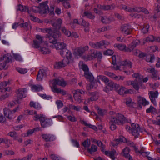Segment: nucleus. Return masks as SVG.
Masks as SVG:
<instances>
[{
	"instance_id": "1",
	"label": "nucleus",
	"mask_w": 160,
	"mask_h": 160,
	"mask_svg": "<svg viewBox=\"0 0 160 160\" xmlns=\"http://www.w3.org/2000/svg\"><path fill=\"white\" fill-rule=\"evenodd\" d=\"M41 32L44 33H47L46 35L47 38H48L49 42L52 43V45L51 47L54 46L57 44V38L61 35V33L58 31L57 30H53L51 28H45L41 29Z\"/></svg>"
},
{
	"instance_id": "2",
	"label": "nucleus",
	"mask_w": 160,
	"mask_h": 160,
	"mask_svg": "<svg viewBox=\"0 0 160 160\" xmlns=\"http://www.w3.org/2000/svg\"><path fill=\"white\" fill-rule=\"evenodd\" d=\"M118 59V56L117 57L116 56L114 55L112 57V63L114 65L113 68L116 70H123L127 75L130 74V71H127V69H128L132 68V66L131 62L129 61H125L123 62L120 66H118L116 64V61Z\"/></svg>"
},
{
	"instance_id": "3",
	"label": "nucleus",
	"mask_w": 160,
	"mask_h": 160,
	"mask_svg": "<svg viewBox=\"0 0 160 160\" xmlns=\"http://www.w3.org/2000/svg\"><path fill=\"white\" fill-rule=\"evenodd\" d=\"M34 119L35 121H37L39 119L40 121L41 125L42 127H46L50 125V120L47 118L43 114L35 115Z\"/></svg>"
},
{
	"instance_id": "4",
	"label": "nucleus",
	"mask_w": 160,
	"mask_h": 160,
	"mask_svg": "<svg viewBox=\"0 0 160 160\" xmlns=\"http://www.w3.org/2000/svg\"><path fill=\"white\" fill-rule=\"evenodd\" d=\"M111 118L112 119H113L115 123L119 125H122L127 122H131V120H127L123 115L119 113L117 114L115 116L111 117Z\"/></svg>"
},
{
	"instance_id": "5",
	"label": "nucleus",
	"mask_w": 160,
	"mask_h": 160,
	"mask_svg": "<svg viewBox=\"0 0 160 160\" xmlns=\"http://www.w3.org/2000/svg\"><path fill=\"white\" fill-rule=\"evenodd\" d=\"M102 58V53L100 52H95L93 50L91 51L90 54L87 55L82 57V58L85 61L91 60L95 58L101 59Z\"/></svg>"
},
{
	"instance_id": "6",
	"label": "nucleus",
	"mask_w": 160,
	"mask_h": 160,
	"mask_svg": "<svg viewBox=\"0 0 160 160\" xmlns=\"http://www.w3.org/2000/svg\"><path fill=\"white\" fill-rule=\"evenodd\" d=\"M89 49V47L86 46L83 47H79L74 49L73 54L77 58L82 56L84 53Z\"/></svg>"
},
{
	"instance_id": "7",
	"label": "nucleus",
	"mask_w": 160,
	"mask_h": 160,
	"mask_svg": "<svg viewBox=\"0 0 160 160\" xmlns=\"http://www.w3.org/2000/svg\"><path fill=\"white\" fill-rule=\"evenodd\" d=\"M66 58H64L62 62L65 66L67 65L69 63H72L73 62V59L72 57V54L70 51L68 50L65 51Z\"/></svg>"
},
{
	"instance_id": "8",
	"label": "nucleus",
	"mask_w": 160,
	"mask_h": 160,
	"mask_svg": "<svg viewBox=\"0 0 160 160\" xmlns=\"http://www.w3.org/2000/svg\"><path fill=\"white\" fill-rule=\"evenodd\" d=\"M145 70L147 72H150L152 73L151 77L153 79L156 80L160 79L158 72L155 70L154 68H145Z\"/></svg>"
},
{
	"instance_id": "9",
	"label": "nucleus",
	"mask_w": 160,
	"mask_h": 160,
	"mask_svg": "<svg viewBox=\"0 0 160 160\" xmlns=\"http://www.w3.org/2000/svg\"><path fill=\"white\" fill-rule=\"evenodd\" d=\"M36 39L33 41V47L36 48H40V47L44 43L43 39V37L39 35H36Z\"/></svg>"
},
{
	"instance_id": "10",
	"label": "nucleus",
	"mask_w": 160,
	"mask_h": 160,
	"mask_svg": "<svg viewBox=\"0 0 160 160\" xmlns=\"http://www.w3.org/2000/svg\"><path fill=\"white\" fill-rule=\"evenodd\" d=\"M131 133L135 138L138 137L139 136V132L140 131V128L138 124L132 123Z\"/></svg>"
},
{
	"instance_id": "11",
	"label": "nucleus",
	"mask_w": 160,
	"mask_h": 160,
	"mask_svg": "<svg viewBox=\"0 0 160 160\" xmlns=\"http://www.w3.org/2000/svg\"><path fill=\"white\" fill-rule=\"evenodd\" d=\"M121 30L123 34L128 35L131 33L132 29L130 25L127 24H125L121 26Z\"/></svg>"
},
{
	"instance_id": "12",
	"label": "nucleus",
	"mask_w": 160,
	"mask_h": 160,
	"mask_svg": "<svg viewBox=\"0 0 160 160\" xmlns=\"http://www.w3.org/2000/svg\"><path fill=\"white\" fill-rule=\"evenodd\" d=\"M48 2H45L40 4V14H45L49 12V7L47 5Z\"/></svg>"
},
{
	"instance_id": "13",
	"label": "nucleus",
	"mask_w": 160,
	"mask_h": 160,
	"mask_svg": "<svg viewBox=\"0 0 160 160\" xmlns=\"http://www.w3.org/2000/svg\"><path fill=\"white\" fill-rule=\"evenodd\" d=\"M39 50L43 54H48L50 53V51L48 48L47 42H44L39 48Z\"/></svg>"
},
{
	"instance_id": "14",
	"label": "nucleus",
	"mask_w": 160,
	"mask_h": 160,
	"mask_svg": "<svg viewBox=\"0 0 160 160\" xmlns=\"http://www.w3.org/2000/svg\"><path fill=\"white\" fill-rule=\"evenodd\" d=\"M66 82L62 78H57L55 79L53 81L52 86L50 87H53V86H55L56 85H58L62 87H65L66 85Z\"/></svg>"
},
{
	"instance_id": "15",
	"label": "nucleus",
	"mask_w": 160,
	"mask_h": 160,
	"mask_svg": "<svg viewBox=\"0 0 160 160\" xmlns=\"http://www.w3.org/2000/svg\"><path fill=\"white\" fill-rule=\"evenodd\" d=\"M42 137L43 139L46 142L52 141L55 139L54 136L50 134H43L42 135Z\"/></svg>"
},
{
	"instance_id": "16",
	"label": "nucleus",
	"mask_w": 160,
	"mask_h": 160,
	"mask_svg": "<svg viewBox=\"0 0 160 160\" xmlns=\"http://www.w3.org/2000/svg\"><path fill=\"white\" fill-rule=\"evenodd\" d=\"M8 81H4L0 83V89L1 92H5L6 91L10 92L11 90V88L9 87H5L8 84Z\"/></svg>"
},
{
	"instance_id": "17",
	"label": "nucleus",
	"mask_w": 160,
	"mask_h": 160,
	"mask_svg": "<svg viewBox=\"0 0 160 160\" xmlns=\"http://www.w3.org/2000/svg\"><path fill=\"white\" fill-rule=\"evenodd\" d=\"M11 60V56L10 54L7 53L1 56L0 62H4L8 63Z\"/></svg>"
},
{
	"instance_id": "18",
	"label": "nucleus",
	"mask_w": 160,
	"mask_h": 160,
	"mask_svg": "<svg viewBox=\"0 0 160 160\" xmlns=\"http://www.w3.org/2000/svg\"><path fill=\"white\" fill-rule=\"evenodd\" d=\"M106 84V87L108 89V90H112L118 88L119 86V85L112 81L108 82Z\"/></svg>"
},
{
	"instance_id": "19",
	"label": "nucleus",
	"mask_w": 160,
	"mask_h": 160,
	"mask_svg": "<svg viewBox=\"0 0 160 160\" xmlns=\"http://www.w3.org/2000/svg\"><path fill=\"white\" fill-rule=\"evenodd\" d=\"M99 97L98 93V92H94L92 93V97L90 98H88L87 100H85L84 102L85 104H87L90 101H93L97 100Z\"/></svg>"
},
{
	"instance_id": "20",
	"label": "nucleus",
	"mask_w": 160,
	"mask_h": 160,
	"mask_svg": "<svg viewBox=\"0 0 160 160\" xmlns=\"http://www.w3.org/2000/svg\"><path fill=\"white\" fill-rule=\"evenodd\" d=\"M118 92L120 95H123L124 94L132 93L133 91L131 89H127L125 87L122 86L118 91Z\"/></svg>"
},
{
	"instance_id": "21",
	"label": "nucleus",
	"mask_w": 160,
	"mask_h": 160,
	"mask_svg": "<svg viewBox=\"0 0 160 160\" xmlns=\"http://www.w3.org/2000/svg\"><path fill=\"white\" fill-rule=\"evenodd\" d=\"M26 92V89L25 88H20L18 89L17 92V97L19 99H22L26 97L25 94Z\"/></svg>"
},
{
	"instance_id": "22",
	"label": "nucleus",
	"mask_w": 160,
	"mask_h": 160,
	"mask_svg": "<svg viewBox=\"0 0 160 160\" xmlns=\"http://www.w3.org/2000/svg\"><path fill=\"white\" fill-rule=\"evenodd\" d=\"M45 70L41 69L39 71L37 77V79L38 81H41L43 78L45 77L46 75V72Z\"/></svg>"
},
{
	"instance_id": "23",
	"label": "nucleus",
	"mask_w": 160,
	"mask_h": 160,
	"mask_svg": "<svg viewBox=\"0 0 160 160\" xmlns=\"http://www.w3.org/2000/svg\"><path fill=\"white\" fill-rule=\"evenodd\" d=\"M3 111L4 115L9 119H12L14 117V113L12 111L4 109Z\"/></svg>"
},
{
	"instance_id": "24",
	"label": "nucleus",
	"mask_w": 160,
	"mask_h": 160,
	"mask_svg": "<svg viewBox=\"0 0 160 160\" xmlns=\"http://www.w3.org/2000/svg\"><path fill=\"white\" fill-rule=\"evenodd\" d=\"M66 44L63 42H57V44H56L54 46H52V48H55L57 49H60L62 50L64 49H66Z\"/></svg>"
},
{
	"instance_id": "25",
	"label": "nucleus",
	"mask_w": 160,
	"mask_h": 160,
	"mask_svg": "<svg viewBox=\"0 0 160 160\" xmlns=\"http://www.w3.org/2000/svg\"><path fill=\"white\" fill-rule=\"evenodd\" d=\"M43 89V88L40 85H32L31 90L33 91L39 92Z\"/></svg>"
},
{
	"instance_id": "26",
	"label": "nucleus",
	"mask_w": 160,
	"mask_h": 160,
	"mask_svg": "<svg viewBox=\"0 0 160 160\" xmlns=\"http://www.w3.org/2000/svg\"><path fill=\"white\" fill-rule=\"evenodd\" d=\"M133 12H142L146 14H148L149 13V12L147 9L139 7L133 8Z\"/></svg>"
},
{
	"instance_id": "27",
	"label": "nucleus",
	"mask_w": 160,
	"mask_h": 160,
	"mask_svg": "<svg viewBox=\"0 0 160 160\" xmlns=\"http://www.w3.org/2000/svg\"><path fill=\"white\" fill-rule=\"evenodd\" d=\"M105 154L109 156L110 158L113 160L115 159L114 156L118 154L115 150H113L111 151H105Z\"/></svg>"
},
{
	"instance_id": "28",
	"label": "nucleus",
	"mask_w": 160,
	"mask_h": 160,
	"mask_svg": "<svg viewBox=\"0 0 160 160\" xmlns=\"http://www.w3.org/2000/svg\"><path fill=\"white\" fill-rule=\"evenodd\" d=\"M138 103L142 104L144 106L148 105L149 103V102L147 101L145 98L141 97L140 96H138Z\"/></svg>"
},
{
	"instance_id": "29",
	"label": "nucleus",
	"mask_w": 160,
	"mask_h": 160,
	"mask_svg": "<svg viewBox=\"0 0 160 160\" xmlns=\"http://www.w3.org/2000/svg\"><path fill=\"white\" fill-rule=\"evenodd\" d=\"M51 89L52 91L57 93H61L62 95H65L66 94V92L63 90L58 88L56 86L51 87Z\"/></svg>"
},
{
	"instance_id": "30",
	"label": "nucleus",
	"mask_w": 160,
	"mask_h": 160,
	"mask_svg": "<svg viewBox=\"0 0 160 160\" xmlns=\"http://www.w3.org/2000/svg\"><path fill=\"white\" fill-rule=\"evenodd\" d=\"M17 10L18 11H20L21 12H27L29 13V9L27 6H23L22 5H19L18 6Z\"/></svg>"
},
{
	"instance_id": "31",
	"label": "nucleus",
	"mask_w": 160,
	"mask_h": 160,
	"mask_svg": "<svg viewBox=\"0 0 160 160\" xmlns=\"http://www.w3.org/2000/svg\"><path fill=\"white\" fill-rule=\"evenodd\" d=\"M100 80H101L102 81L104 82L105 84L109 82L108 79L106 77L102 75H99L97 76V82L99 83H100Z\"/></svg>"
},
{
	"instance_id": "32",
	"label": "nucleus",
	"mask_w": 160,
	"mask_h": 160,
	"mask_svg": "<svg viewBox=\"0 0 160 160\" xmlns=\"http://www.w3.org/2000/svg\"><path fill=\"white\" fill-rule=\"evenodd\" d=\"M61 30L62 32L67 37H70L71 35V32L67 29L65 27L63 26L61 27Z\"/></svg>"
},
{
	"instance_id": "33",
	"label": "nucleus",
	"mask_w": 160,
	"mask_h": 160,
	"mask_svg": "<svg viewBox=\"0 0 160 160\" xmlns=\"http://www.w3.org/2000/svg\"><path fill=\"white\" fill-rule=\"evenodd\" d=\"M69 0H58L57 2L59 3L60 2H62V4L64 7L67 8L70 7V5L69 3L68 2Z\"/></svg>"
},
{
	"instance_id": "34",
	"label": "nucleus",
	"mask_w": 160,
	"mask_h": 160,
	"mask_svg": "<svg viewBox=\"0 0 160 160\" xmlns=\"http://www.w3.org/2000/svg\"><path fill=\"white\" fill-rule=\"evenodd\" d=\"M114 46L115 48H117L119 50L126 52V46L124 44H115Z\"/></svg>"
},
{
	"instance_id": "35",
	"label": "nucleus",
	"mask_w": 160,
	"mask_h": 160,
	"mask_svg": "<svg viewBox=\"0 0 160 160\" xmlns=\"http://www.w3.org/2000/svg\"><path fill=\"white\" fill-rule=\"evenodd\" d=\"M113 19L112 18L108 17L106 16L102 17L101 18V21L102 22L105 24L109 23Z\"/></svg>"
},
{
	"instance_id": "36",
	"label": "nucleus",
	"mask_w": 160,
	"mask_h": 160,
	"mask_svg": "<svg viewBox=\"0 0 160 160\" xmlns=\"http://www.w3.org/2000/svg\"><path fill=\"white\" fill-rule=\"evenodd\" d=\"M84 76L87 79L89 80L90 81H92L94 80V78L92 74L89 71L84 73Z\"/></svg>"
},
{
	"instance_id": "37",
	"label": "nucleus",
	"mask_w": 160,
	"mask_h": 160,
	"mask_svg": "<svg viewBox=\"0 0 160 160\" xmlns=\"http://www.w3.org/2000/svg\"><path fill=\"white\" fill-rule=\"evenodd\" d=\"M79 65L80 68H81L84 71V73L89 71L88 66L85 64H83L82 62H80L79 63Z\"/></svg>"
},
{
	"instance_id": "38",
	"label": "nucleus",
	"mask_w": 160,
	"mask_h": 160,
	"mask_svg": "<svg viewBox=\"0 0 160 160\" xmlns=\"http://www.w3.org/2000/svg\"><path fill=\"white\" fill-rule=\"evenodd\" d=\"M155 41V38L152 35H150L148 38L143 39V43L145 44L147 42H153Z\"/></svg>"
},
{
	"instance_id": "39",
	"label": "nucleus",
	"mask_w": 160,
	"mask_h": 160,
	"mask_svg": "<svg viewBox=\"0 0 160 160\" xmlns=\"http://www.w3.org/2000/svg\"><path fill=\"white\" fill-rule=\"evenodd\" d=\"M73 96L75 100L78 103H80L82 101V98L80 94L74 92Z\"/></svg>"
},
{
	"instance_id": "40",
	"label": "nucleus",
	"mask_w": 160,
	"mask_h": 160,
	"mask_svg": "<svg viewBox=\"0 0 160 160\" xmlns=\"http://www.w3.org/2000/svg\"><path fill=\"white\" fill-rule=\"evenodd\" d=\"M30 104L31 107H33L36 109H39L41 108L40 105L38 102L31 101Z\"/></svg>"
},
{
	"instance_id": "41",
	"label": "nucleus",
	"mask_w": 160,
	"mask_h": 160,
	"mask_svg": "<svg viewBox=\"0 0 160 160\" xmlns=\"http://www.w3.org/2000/svg\"><path fill=\"white\" fill-rule=\"evenodd\" d=\"M150 99L157 98L158 96V93L157 91H150L149 93Z\"/></svg>"
},
{
	"instance_id": "42",
	"label": "nucleus",
	"mask_w": 160,
	"mask_h": 160,
	"mask_svg": "<svg viewBox=\"0 0 160 160\" xmlns=\"http://www.w3.org/2000/svg\"><path fill=\"white\" fill-rule=\"evenodd\" d=\"M130 151V149L126 147L122 150V155L126 158H128Z\"/></svg>"
},
{
	"instance_id": "43",
	"label": "nucleus",
	"mask_w": 160,
	"mask_h": 160,
	"mask_svg": "<svg viewBox=\"0 0 160 160\" xmlns=\"http://www.w3.org/2000/svg\"><path fill=\"white\" fill-rule=\"evenodd\" d=\"M97 150V146L94 144L92 145L91 148H89L88 149V152L91 154H93L95 152H96Z\"/></svg>"
},
{
	"instance_id": "44",
	"label": "nucleus",
	"mask_w": 160,
	"mask_h": 160,
	"mask_svg": "<svg viewBox=\"0 0 160 160\" xmlns=\"http://www.w3.org/2000/svg\"><path fill=\"white\" fill-rule=\"evenodd\" d=\"M132 76L135 78L137 79L136 80L138 82H141L143 78V76L138 73H134L132 75Z\"/></svg>"
},
{
	"instance_id": "45",
	"label": "nucleus",
	"mask_w": 160,
	"mask_h": 160,
	"mask_svg": "<svg viewBox=\"0 0 160 160\" xmlns=\"http://www.w3.org/2000/svg\"><path fill=\"white\" fill-rule=\"evenodd\" d=\"M121 9L128 12H133V8L128 7L124 5H121L120 6Z\"/></svg>"
},
{
	"instance_id": "46",
	"label": "nucleus",
	"mask_w": 160,
	"mask_h": 160,
	"mask_svg": "<svg viewBox=\"0 0 160 160\" xmlns=\"http://www.w3.org/2000/svg\"><path fill=\"white\" fill-rule=\"evenodd\" d=\"M115 121L113 119H112L110 118V128L112 130H114L116 128V126L115 125Z\"/></svg>"
},
{
	"instance_id": "47",
	"label": "nucleus",
	"mask_w": 160,
	"mask_h": 160,
	"mask_svg": "<svg viewBox=\"0 0 160 160\" xmlns=\"http://www.w3.org/2000/svg\"><path fill=\"white\" fill-rule=\"evenodd\" d=\"M131 83V85H132L134 88L136 90H138L139 89V86L138 83L139 82L137 80H134L133 82H129Z\"/></svg>"
},
{
	"instance_id": "48",
	"label": "nucleus",
	"mask_w": 160,
	"mask_h": 160,
	"mask_svg": "<svg viewBox=\"0 0 160 160\" xmlns=\"http://www.w3.org/2000/svg\"><path fill=\"white\" fill-rule=\"evenodd\" d=\"M62 22V20L61 19H58L55 22L52 24V25L56 28L59 27L61 26Z\"/></svg>"
},
{
	"instance_id": "49",
	"label": "nucleus",
	"mask_w": 160,
	"mask_h": 160,
	"mask_svg": "<svg viewBox=\"0 0 160 160\" xmlns=\"http://www.w3.org/2000/svg\"><path fill=\"white\" fill-rule=\"evenodd\" d=\"M69 108L76 111L79 112L82 109V108L80 106H75L71 104L69 105Z\"/></svg>"
},
{
	"instance_id": "50",
	"label": "nucleus",
	"mask_w": 160,
	"mask_h": 160,
	"mask_svg": "<svg viewBox=\"0 0 160 160\" xmlns=\"http://www.w3.org/2000/svg\"><path fill=\"white\" fill-rule=\"evenodd\" d=\"M135 48V46L132 43V42L129 45L128 47H126V52H131L132 51L134 48Z\"/></svg>"
},
{
	"instance_id": "51",
	"label": "nucleus",
	"mask_w": 160,
	"mask_h": 160,
	"mask_svg": "<svg viewBox=\"0 0 160 160\" xmlns=\"http://www.w3.org/2000/svg\"><path fill=\"white\" fill-rule=\"evenodd\" d=\"M146 112L148 113L151 112L153 114L157 113L156 109L152 106H151L149 108L147 109Z\"/></svg>"
},
{
	"instance_id": "52",
	"label": "nucleus",
	"mask_w": 160,
	"mask_h": 160,
	"mask_svg": "<svg viewBox=\"0 0 160 160\" xmlns=\"http://www.w3.org/2000/svg\"><path fill=\"white\" fill-rule=\"evenodd\" d=\"M82 145L86 148L88 149L90 145V142L89 139H87L82 143Z\"/></svg>"
},
{
	"instance_id": "53",
	"label": "nucleus",
	"mask_w": 160,
	"mask_h": 160,
	"mask_svg": "<svg viewBox=\"0 0 160 160\" xmlns=\"http://www.w3.org/2000/svg\"><path fill=\"white\" fill-rule=\"evenodd\" d=\"M54 67L56 69H58L64 67V65L62 61L56 62L54 65Z\"/></svg>"
},
{
	"instance_id": "54",
	"label": "nucleus",
	"mask_w": 160,
	"mask_h": 160,
	"mask_svg": "<svg viewBox=\"0 0 160 160\" xmlns=\"http://www.w3.org/2000/svg\"><path fill=\"white\" fill-rule=\"evenodd\" d=\"M84 16L90 19H94L95 18L94 15H92L90 12H85L84 13Z\"/></svg>"
},
{
	"instance_id": "55",
	"label": "nucleus",
	"mask_w": 160,
	"mask_h": 160,
	"mask_svg": "<svg viewBox=\"0 0 160 160\" xmlns=\"http://www.w3.org/2000/svg\"><path fill=\"white\" fill-rule=\"evenodd\" d=\"M128 144L130 146H132L134 147L135 150V152L136 153L138 152L141 154V152H142V150H141L140 151L138 150V148L134 146V144L133 142L129 141L128 142Z\"/></svg>"
},
{
	"instance_id": "56",
	"label": "nucleus",
	"mask_w": 160,
	"mask_h": 160,
	"mask_svg": "<svg viewBox=\"0 0 160 160\" xmlns=\"http://www.w3.org/2000/svg\"><path fill=\"white\" fill-rule=\"evenodd\" d=\"M155 59V57L153 55H148L146 57V60L147 62H153Z\"/></svg>"
},
{
	"instance_id": "57",
	"label": "nucleus",
	"mask_w": 160,
	"mask_h": 160,
	"mask_svg": "<svg viewBox=\"0 0 160 160\" xmlns=\"http://www.w3.org/2000/svg\"><path fill=\"white\" fill-rule=\"evenodd\" d=\"M30 10H32L34 12H38L40 13V5L38 7L33 6L32 8L30 9Z\"/></svg>"
},
{
	"instance_id": "58",
	"label": "nucleus",
	"mask_w": 160,
	"mask_h": 160,
	"mask_svg": "<svg viewBox=\"0 0 160 160\" xmlns=\"http://www.w3.org/2000/svg\"><path fill=\"white\" fill-rule=\"evenodd\" d=\"M0 69H6L7 68V64L8 63L4 62H0Z\"/></svg>"
},
{
	"instance_id": "59",
	"label": "nucleus",
	"mask_w": 160,
	"mask_h": 160,
	"mask_svg": "<svg viewBox=\"0 0 160 160\" xmlns=\"http://www.w3.org/2000/svg\"><path fill=\"white\" fill-rule=\"evenodd\" d=\"M65 115L67 116V118L68 120L72 122H74L77 121V119L76 118H75L74 116L73 115L72 116L66 115Z\"/></svg>"
},
{
	"instance_id": "60",
	"label": "nucleus",
	"mask_w": 160,
	"mask_h": 160,
	"mask_svg": "<svg viewBox=\"0 0 160 160\" xmlns=\"http://www.w3.org/2000/svg\"><path fill=\"white\" fill-rule=\"evenodd\" d=\"M83 123L86 126L90 128H92L96 131L97 130V128L96 126L92 125L88 123L85 122H84Z\"/></svg>"
},
{
	"instance_id": "61",
	"label": "nucleus",
	"mask_w": 160,
	"mask_h": 160,
	"mask_svg": "<svg viewBox=\"0 0 160 160\" xmlns=\"http://www.w3.org/2000/svg\"><path fill=\"white\" fill-rule=\"evenodd\" d=\"M34 130L31 129L28 130L27 132L23 134L22 136L24 137H27L31 136L34 132Z\"/></svg>"
},
{
	"instance_id": "62",
	"label": "nucleus",
	"mask_w": 160,
	"mask_h": 160,
	"mask_svg": "<svg viewBox=\"0 0 160 160\" xmlns=\"http://www.w3.org/2000/svg\"><path fill=\"white\" fill-rule=\"evenodd\" d=\"M13 56L16 60L19 61H22V58L19 54L17 53L13 54Z\"/></svg>"
},
{
	"instance_id": "63",
	"label": "nucleus",
	"mask_w": 160,
	"mask_h": 160,
	"mask_svg": "<svg viewBox=\"0 0 160 160\" xmlns=\"http://www.w3.org/2000/svg\"><path fill=\"white\" fill-rule=\"evenodd\" d=\"M51 158L52 160H62L59 156L54 154L51 155Z\"/></svg>"
},
{
	"instance_id": "64",
	"label": "nucleus",
	"mask_w": 160,
	"mask_h": 160,
	"mask_svg": "<svg viewBox=\"0 0 160 160\" xmlns=\"http://www.w3.org/2000/svg\"><path fill=\"white\" fill-rule=\"evenodd\" d=\"M97 112L98 114L101 116H103L106 114L107 113L106 110H102L99 108L98 109Z\"/></svg>"
}]
</instances>
